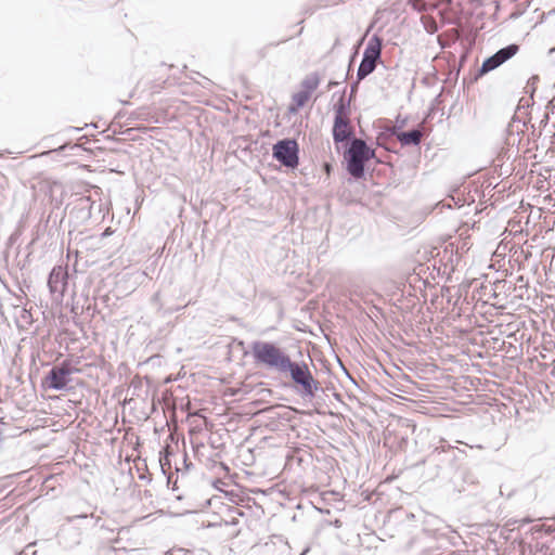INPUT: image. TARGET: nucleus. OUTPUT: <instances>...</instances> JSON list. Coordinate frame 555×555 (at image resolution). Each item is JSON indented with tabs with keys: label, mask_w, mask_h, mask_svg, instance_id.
Listing matches in <instances>:
<instances>
[{
	"label": "nucleus",
	"mask_w": 555,
	"mask_h": 555,
	"mask_svg": "<svg viewBox=\"0 0 555 555\" xmlns=\"http://www.w3.org/2000/svg\"><path fill=\"white\" fill-rule=\"evenodd\" d=\"M466 457V452L462 449L453 447L446 441L436 447L421 464L433 467L431 478L440 475H448L456 470ZM420 465V463L417 464Z\"/></svg>",
	"instance_id": "f257e3e1"
},
{
	"label": "nucleus",
	"mask_w": 555,
	"mask_h": 555,
	"mask_svg": "<svg viewBox=\"0 0 555 555\" xmlns=\"http://www.w3.org/2000/svg\"><path fill=\"white\" fill-rule=\"evenodd\" d=\"M250 352L255 364L279 374H282L287 361L292 359L282 347L272 341L255 340L250 345Z\"/></svg>",
	"instance_id": "f03ea898"
},
{
	"label": "nucleus",
	"mask_w": 555,
	"mask_h": 555,
	"mask_svg": "<svg viewBox=\"0 0 555 555\" xmlns=\"http://www.w3.org/2000/svg\"><path fill=\"white\" fill-rule=\"evenodd\" d=\"M346 171L356 180L365 177V166L369 160L375 158V150L370 147L360 138H353L345 144L343 153Z\"/></svg>",
	"instance_id": "7ed1b4c3"
},
{
	"label": "nucleus",
	"mask_w": 555,
	"mask_h": 555,
	"mask_svg": "<svg viewBox=\"0 0 555 555\" xmlns=\"http://www.w3.org/2000/svg\"><path fill=\"white\" fill-rule=\"evenodd\" d=\"M76 372L69 361L65 360L62 363L54 365L43 377L41 386L44 389L63 391L68 389L72 382V374Z\"/></svg>",
	"instance_id": "20e7f679"
},
{
	"label": "nucleus",
	"mask_w": 555,
	"mask_h": 555,
	"mask_svg": "<svg viewBox=\"0 0 555 555\" xmlns=\"http://www.w3.org/2000/svg\"><path fill=\"white\" fill-rule=\"evenodd\" d=\"M272 157L282 166L295 169L299 165V145L295 139H282L272 147Z\"/></svg>",
	"instance_id": "39448f33"
},
{
	"label": "nucleus",
	"mask_w": 555,
	"mask_h": 555,
	"mask_svg": "<svg viewBox=\"0 0 555 555\" xmlns=\"http://www.w3.org/2000/svg\"><path fill=\"white\" fill-rule=\"evenodd\" d=\"M395 137L402 146H420L423 139V130L421 126L409 131H400V127L388 128L386 132L379 133L376 138V144L387 151H392L386 145V140Z\"/></svg>",
	"instance_id": "423d86ee"
},
{
	"label": "nucleus",
	"mask_w": 555,
	"mask_h": 555,
	"mask_svg": "<svg viewBox=\"0 0 555 555\" xmlns=\"http://www.w3.org/2000/svg\"><path fill=\"white\" fill-rule=\"evenodd\" d=\"M520 50L518 43H509L486 57L478 68V76H483L512 60Z\"/></svg>",
	"instance_id": "0eeeda50"
},
{
	"label": "nucleus",
	"mask_w": 555,
	"mask_h": 555,
	"mask_svg": "<svg viewBox=\"0 0 555 555\" xmlns=\"http://www.w3.org/2000/svg\"><path fill=\"white\" fill-rule=\"evenodd\" d=\"M93 202L89 196H79L73 203L69 210V223L77 228L86 223L92 216Z\"/></svg>",
	"instance_id": "6e6552de"
},
{
	"label": "nucleus",
	"mask_w": 555,
	"mask_h": 555,
	"mask_svg": "<svg viewBox=\"0 0 555 555\" xmlns=\"http://www.w3.org/2000/svg\"><path fill=\"white\" fill-rule=\"evenodd\" d=\"M68 273L66 268L55 266L48 276V287L50 293L57 297H63L67 286Z\"/></svg>",
	"instance_id": "1a4fd4ad"
},
{
	"label": "nucleus",
	"mask_w": 555,
	"mask_h": 555,
	"mask_svg": "<svg viewBox=\"0 0 555 555\" xmlns=\"http://www.w3.org/2000/svg\"><path fill=\"white\" fill-rule=\"evenodd\" d=\"M332 135L335 144L348 143L353 138H357L354 135V129L351 125L350 118H346V120L341 119L340 122H338V125L336 120H334Z\"/></svg>",
	"instance_id": "9d476101"
},
{
	"label": "nucleus",
	"mask_w": 555,
	"mask_h": 555,
	"mask_svg": "<svg viewBox=\"0 0 555 555\" xmlns=\"http://www.w3.org/2000/svg\"><path fill=\"white\" fill-rule=\"evenodd\" d=\"M297 393L302 399L312 400L318 391H323L322 386L318 379L311 374L308 377H305L302 380H299L294 385Z\"/></svg>",
	"instance_id": "9b49d317"
},
{
	"label": "nucleus",
	"mask_w": 555,
	"mask_h": 555,
	"mask_svg": "<svg viewBox=\"0 0 555 555\" xmlns=\"http://www.w3.org/2000/svg\"><path fill=\"white\" fill-rule=\"evenodd\" d=\"M309 374H311V371L305 361H294L291 359L287 361V364L281 375H287L293 385H295L305 377H308Z\"/></svg>",
	"instance_id": "f8f14e48"
},
{
	"label": "nucleus",
	"mask_w": 555,
	"mask_h": 555,
	"mask_svg": "<svg viewBox=\"0 0 555 555\" xmlns=\"http://www.w3.org/2000/svg\"><path fill=\"white\" fill-rule=\"evenodd\" d=\"M384 46V40L378 35H373L363 52V57L373 60L377 63H382V50Z\"/></svg>",
	"instance_id": "ddd939ff"
},
{
	"label": "nucleus",
	"mask_w": 555,
	"mask_h": 555,
	"mask_svg": "<svg viewBox=\"0 0 555 555\" xmlns=\"http://www.w3.org/2000/svg\"><path fill=\"white\" fill-rule=\"evenodd\" d=\"M438 256H440V259H439L440 266L438 268V272L440 273L441 267H443L442 273L451 274L454 271L455 264L459 261L457 253L454 254L453 249L449 250V247H446L443 249L442 254L438 253Z\"/></svg>",
	"instance_id": "4468645a"
},
{
	"label": "nucleus",
	"mask_w": 555,
	"mask_h": 555,
	"mask_svg": "<svg viewBox=\"0 0 555 555\" xmlns=\"http://www.w3.org/2000/svg\"><path fill=\"white\" fill-rule=\"evenodd\" d=\"M351 101L352 100L350 99L347 100L345 96V92H343L338 101L334 104V120H336L337 124L340 122L341 119L346 120V118H350Z\"/></svg>",
	"instance_id": "2eb2a0df"
},
{
	"label": "nucleus",
	"mask_w": 555,
	"mask_h": 555,
	"mask_svg": "<svg viewBox=\"0 0 555 555\" xmlns=\"http://www.w3.org/2000/svg\"><path fill=\"white\" fill-rule=\"evenodd\" d=\"M377 64V62L362 56L357 70L358 81H361L371 75L376 69Z\"/></svg>",
	"instance_id": "dca6fc26"
},
{
	"label": "nucleus",
	"mask_w": 555,
	"mask_h": 555,
	"mask_svg": "<svg viewBox=\"0 0 555 555\" xmlns=\"http://www.w3.org/2000/svg\"><path fill=\"white\" fill-rule=\"evenodd\" d=\"M320 85V76L318 73H311L307 75L304 80L301 81V90L308 92L312 95L313 91L317 90V88Z\"/></svg>",
	"instance_id": "f3484780"
},
{
	"label": "nucleus",
	"mask_w": 555,
	"mask_h": 555,
	"mask_svg": "<svg viewBox=\"0 0 555 555\" xmlns=\"http://www.w3.org/2000/svg\"><path fill=\"white\" fill-rule=\"evenodd\" d=\"M519 124H520V120L516 119V117H513L512 121L508 124V127H507V131H508L507 143L508 144L513 145L516 142V139L514 138V132H516L517 137L519 135L520 132L524 133V128L527 127V124L522 122L521 129L519 128Z\"/></svg>",
	"instance_id": "a211bd4d"
},
{
	"label": "nucleus",
	"mask_w": 555,
	"mask_h": 555,
	"mask_svg": "<svg viewBox=\"0 0 555 555\" xmlns=\"http://www.w3.org/2000/svg\"><path fill=\"white\" fill-rule=\"evenodd\" d=\"M310 98H311V94H309L308 92H306L304 90H300L293 94V96H292L293 105H295L296 108L304 107L306 105V103L310 100Z\"/></svg>",
	"instance_id": "6ab92c4d"
},
{
	"label": "nucleus",
	"mask_w": 555,
	"mask_h": 555,
	"mask_svg": "<svg viewBox=\"0 0 555 555\" xmlns=\"http://www.w3.org/2000/svg\"><path fill=\"white\" fill-rule=\"evenodd\" d=\"M540 81V77L538 75L531 76L526 86V93L530 95L531 99H533V95L537 91V83Z\"/></svg>",
	"instance_id": "aec40b11"
},
{
	"label": "nucleus",
	"mask_w": 555,
	"mask_h": 555,
	"mask_svg": "<svg viewBox=\"0 0 555 555\" xmlns=\"http://www.w3.org/2000/svg\"><path fill=\"white\" fill-rule=\"evenodd\" d=\"M359 83H360V81H358V78L353 82H351V85H350V95H349L350 100L354 99L356 93L358 92Z\"/></svg>",
	"instance_id": "412c9836"
},
{
	"label": "nucleus",
	"mask_w": 555,
	"mask_h": 555,
	"mask_svg": "<svg viewBox=\"0 0 555 555\" xmlns=\"http://www.w3.org/2000/svg\"><path fill=\"white\" fill-rule=\"evenodd\" d=\"M531 128H532V132H531V135H530V137H528V145H529L531 142L535 143V142H537V140H538V138L540 137V133H537V132H535V129H534V126H533V125L531 126Z\"/></svg>",
	"instance_id": "4be33fe9"
},
{
	"label": "nucleus",
	"mask_w": 555,
	"mask_h": 555,
	"mask_svg": "<svg viewBox=\"0 0 555 555\" xmlns=\"http://www.w3.org/2000/svg\"><path fill=\"white\" fill-rule=\"evenodd\" d=\"M522 11H514L509 14V20H517L518 17H520L522 15Z\"/></svg>",
	"instance_id": "5701e85b"
},
{
	"label": "nucleus",
	"mask_w": 555,
	"mask_h": 555,
	"mask_svg": "<svg viewBox=\"0 0 555 555\" xmlns=\"http://www.w3.org/2000/svg\"><path fill=\"white\" fill-rule=\"evenodd\" d=\"M166 465H170L168 457H166L165 461L160 459V467L164 474H166Z\"/></svg>",
	"instance_id": "b1692460"
},
{
	"label": "nucleus",
	"mask_w": 555,
	"mask_h": 555,
	"mask_svg": "<svg viewBox=\"0 0 555 555\" xmlns=\"http://www.w3.org/2000/svg\"><path fill=\"white\" fill-rule=\"evenodd\" d=\"M547 122H548V115L545 114L540 124H541V126L545 127L547 125Z\"/></svg>",
	"instance_id": "393cba45"
},
{
	"label": "nucleus",
	"mask_w": 555,
	"mask_h": 555,
	"mask_svg": "<svg viewBox=\"0 0 555 555\" xmlns=\"http://www.w3.org/2000/svg\"><path fill=\"white\" fill-rule=\"evenodd\" d=\"M183 463H184L186 469H189L193 465L192 463H188L186 454H184V456H183Z\"/></svg>",
	"instance_id": "a878e982"
},
{
	"label": "nucleus",
	"mask_w": 555,
	"mask_h": 555,
	"mask_svg": "<svg viewBox=\"0 0 555 555\" xmlns=\"http://www.w3.org/2000/svg\"><path fill=\"white\" fill-rule=\"evenodd\" d=\"M357 54H358V51L356 50L353 52V54L350 56V64L348 66V72L351 69V62L356 59Z\"/></svg>",
	"instance_id": "bb28decb"
},
{
	"label": "nucleus",
	"mask_w": 555,
	"mask_h": 555,
	"mask_svg": "<svg viewBox=\"0 0 555 555\" xmlns=\"http://www.w3.org/2000/svg\"><path fill=\"white\" fill-rule=\"evenodd\" d=\"M184 307H177V308H172V309H169L166 311V313H173V312H177V311H180L182 310Z\"/></svg>",
	"instance_id": "cd10ccee"
},
{
	"label": "nucleus",
	"mask_w": 555,
	"mask_h": 555,
	"mask_svg": "<svg viewBox=\"0 0 555 555\" xmlns=\"http://www.w3.org/2000/svg\"><path fill=\"white\" fill-rule=\"evenodd\" d=\"M22 317L26 320V322L30 321V314L26 310H23Z\"/></svg>",
	"instance_id": "c85d7f7f"
},
{
	"label": "nucleus",
	"mask_w": 555,
	"mask_h": 555,
	"mask_svg": "<svg viewBox=\"0 0 555 555\" xmlns=\"http://www.w3.org/2000/svg\"><path fill=\"white\" fill-rule=\"evenodd\" d=\"M404 125H405V120H401V121L397 120V125L395 127H400V129H401L404 127Z\"/></svg>",
	"instance_id": "c756f323"
},
{
	"label": "nucleus",
	"mask_w": 555,
	"mask_h": 555,
	"mask_svg": "<svg viewBox=\"0 0 555 555\" xmlns=\"http://www.w3.org/2000/svg\"><path fill=\"white\" fill-rule=\"evenodd\" d=\"M153 301H158L159 300V293H156L153 298H152Z\"/></svg>",
	"instance_id": "7c9ffc66"
},
{
	"label": "nucleus",
	"mask_w": 555,
	"mask_h": 555,
	"mask_svg": "<svg viewBox=\"0 0 555 555\" xmlns=\"http://www.w3.org/2000/svg\"><path fill=\"white\" fill-rule=\"evenodd\" d=\"M337 83H338V82H336V81H330L328 87H330V88L335 87Z\"/></svg>",
	"instance_id": "2f4dec72"
},
{
	"label": "nucleus",
	"mask_w": 555,
	"mask_h": 555,
	"mask_svg": "<svg viewBox=\"0 0 555 555\" xmlns=\"http://www.w3.org/2000/svg\"><path fill=\"white\" fill-rule=\"evenodd\" d=\"M309 551V548H305L300 555H306V553Z\"/></svg>",
	"instance_id": "473e14b6"
},
{
	"label": "nucleus",
	"mask_w": 555,
	"mask_h": 555,
	"mask_svg": "<svg viewBox=\"0 0 555 555\" xmlns=\"http://www.w3.org/2000/svg\"><path fill=\"white\" fill-rule=\"evenodd\" d=\"M427 284H429L427 281H423L424 286H426Z\"/></svg>",
	"instance_id": "72a5a7b5"
},
{
	"label": "nucleus",
	"mask_w": 555,
	"mask_h": 555,
	"mask_svg": "<svg viewBox=\"0 0 555 555\" xmlns=\"http://www.w3.org/2000/svg\"><path fill=\"white\" fill-rule=\"evenodd\" d=\"M170 480H171V476H168V477H167V481H168V483L170 482Z\"/></svg>",
	"instance_id": "f704fd0d"
},
{
	"label": "nucleus",
	"mask_w": 555,
	"mask_h": 555,
	"mask_svg": "<svg viewBox=\"0 0 555 555\" xmlns=\"http://www.w3.org/2000/svg\"><path fill=\"white\" fill-rule=\"evenodd\" d=\"M410 280H411V282H412V281L416 280V278H414V276H410Z\"/></svg>",
	"instance_id": "c9c22d12"
},
{
	"label": "nucleus",
	"mask_w": 555,
	"mask_h": 555,
	"mask_svg": "<svg viewBox=\"0 0 555 555\" xmlns=\"http://www.w3.org/2000/svg\"><path fill=\"white\" fill-rule=\"evenodd\" d=\"M553 113H555V105H554V107H553Z\"/></svg>",
	"instance_id": "e433bc0d"
}]
</instances>
